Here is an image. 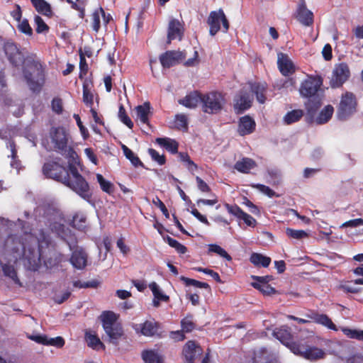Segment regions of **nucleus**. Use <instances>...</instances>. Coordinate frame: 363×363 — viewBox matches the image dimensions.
<instances>
[{
    "label": "nucleus",
    "instance_id": "nucleus-3",
    "mask_svg": "<svg viewBox=\"0 0 363 363\" xmlns=\"http://www.w3.org/2000/svg\"><path fill=\"white\" fill-rule=\"evenodd\" d=\"M69 140V134L64 128H52L50 130L48 146L50 150L68 156L69 161H74L77 158V154L68 145Z\"/></svg>",
    "mask_w": 363,
    "mask_h": 363
},
{
    "label": "nucleus",
    "instance_id": "nucleus-32",
    "mask_svg": "<svg viewBox=\"0 0 363 363\" xmlns=\"http://www.w3.org/2000/svg\"><path fill=\"white\" fill-rule=\"evenodd\" d=\"M36 10L45 16H50L52 14L50 5L45 0H31Z\"/></svg>",
    "mask_w": 363,
    "mask_h": 363
},
{
    "label": "nucleus",
    "instance_id": "nucleus-44",
    "mask_svg": "<svg viewBox=\"0 0 363 363\" xmlns=\"http://www.w3.org/2000/svg\"><path fill=\"white\" fill-rule=\"evenodd\" d=\"M100 15L104 16V11L101 7L96 10L92 14V28L96 32L100 28Z\"/></svg>",
    "mask_w": 363,
    "mask_h": 363
},
{
    "label": "nucleus",
    "instance_id": "nucleus-57",
    "mask_svg": "<svg viewBox=\"0 0 363 363\" xmlns=\"http://www.w3.org/2000/svg\"><path fill=\"white\" fill-rule=\"evenodd\" d=\"M182 331L186 333H189L193 330L194 328V324L189 317H186L182 320Z\"/></svg>",
    "mask_w": 363,
    "mask_h": 363
},
{
    "label": "nucleus",
    "instance_id": "nucleus-25",
    "mask_svg": "<svg viewBox=\"0 0 363 363\" xmlns=\"http://www.w3.org/2000/svg\"><path fill=\"white\" fill-rule=\"evenodd\" d=\"M255 128V123L250 116H245L240 119L238 132L241 135L251 133Z\"/></svg>",
    "mask_w": 363,
    "mask_h": 363
},
{
    "label": "nucleus",
    "instance_id": "nucleus-46",
    "mask_svg": "<svg viewBox=\"0 0 363 363\" xmlns=\"http://www.w3.org/2000/svg\"><path fill=\"white\" fill-rule=\"evenodd\" d=\"M50 257L44 260L45 264L47 267H52L62 261L61 255L57 254L55 252H51Z\"/></svg>",
    "mask_w": 363,
    "mask_h": 363
},
{
    "label": "nucleus",
    "instance_id": "nucleus-6",
    "mask_svg": "<svg viewBox=\"0 0 363 363\" xmlns=\"http://www.w3.org/2000/svg\"><path fill=\"white\" fill-rule=\"evenodd\" d=\"M101 318L104 330L108 337V342L116 345L123 335L121 325L116 323V315L113 312L107 311L104 312Z\"/></svg>",
    "mask_w": 363,
    "mask_h": 363
},
{
    "label": "nucleus",
    "instance_id": "nucleus-4",
    "mask_svg": "<svg viewBox=\"0 0 363 363\" xmlns=\"http://www.w3.org/2000/svg\"><path fill=\"white\" fill-rule=\"evenodd\" d=\"M76 163V160L74 161H69V169L71 176L68 174L67 177H64L63 184L69 187L81 198L89 201L91 196L89 184L78 172L77 169L74 166Z\"/></svg>",
    "mask_w": 363,
    "mask_h": 363
},
{
    "label": "nucleus",
    "instance_id": "nucleus-20",
    "mask_svg": "<svg viewBox=\"0 0 363 363\" xmlns=\"http://www.w3.org/2000/svg\"><path fill=\"white\" fill-rule=\"evenodd\" d=\"M201 350L194 341H189L183 348V354L186 363H194L196 357L200 354Z\"/></svg>",
    "mask_w": 363,
    "mask_h": 363
},
{
    "label": "nucleus",
    "instance_id": "nucleus-19",
    "mask_svg": "<svg viewBox=\"0 0 363 363\" xmlns=\"http://www.w3.org/2000/svg\"><path fill=\"white\" fill-rule=\"evenodd\" d=\"M277 65L281 73L287 76L295 71V67L291 59L286 54L279 52L277 55Z\"/></svg>",
    "mask_w": 363,
    "mask_h": 363
},
{
    "label": "nucleus",
    "instance_id": "nucleus-52",
    "mask_svg": "<svg viewBox=\"0 0 363 363\" xmlns=\"http://www.w3.org/2000/svg\"><path fill=\"white\" fill-rule=\"evenodd\" d=\"M94 95L88 89V84H83V101L86 106L91 107L93 105Z\"/></svg>",
    "mask_w": 363,
    "mask_h": 363
},
{
    "label": "nucleus",
    "instance_id": "nucleus-58",
    "mask_svg": "<svg viewBox=\"0 0 363 363\" xmlns=\"http://www.w3.org/2000/svg\"><path fill=\"white\" fill-rule=\"evenodd\" d=\"M148 152L152 159L159 164L162 165L165 163V157L163 155H160L159 152L154 149H149Z\"/></svg>",
    "mask_w": 363,
    "mask_h": 363
},
{
    "label": "nucleus",
    "instance_id": "nucleus-56",
    "mask_svg": "<svg viewBox=\"0 0 363 363\" xmlns=\"http://www.w3.org/2000/svg\"><path fill=\"white\" fill-rule=\"evenodd\" d=\"M175 125L179 129H186L187 128V118L184 114H179L176 116Z\"/></svg>",
    "mask_w": 363,
    "mask_h": 363
},
{
    "label": "nucleus",
    "instance_id": "nucleus-41",
    "mask_svg": "<svg viewBox=\"0 0 363 363\" xmlns=\"http://www.w3.org/2000/svg\"><path fill=\"white\" fill-rule=\"evenodd\" d=\"M96 179H97V182H99V184H100L101 189L104 191H105L108 194H111L113 191V184L111 183L110 182L106 180L101 174H97Z\"/></svg>",
    "mask_w": 363,
    "mask_h": 363
},
{
    "label": "nucleus",
    "instance_id": "nucleus-43",
    "mask_svg": "<svg viewBox=\"0 0 363 363\" xmlns=\"http://www.w3.org/2000/svg\"><path fill=\"white\" fill-rule=\"evenodd\" d=\"M34 23L35 26V30L38 33H46L48 32V26L39 16H35L34 17Z\"/></svg>",
    "mask_w": 363,
    "mask_h": 363
},
{
    "label": "nucleus",
    "instance_id": "nucleus-22",
    "mask_svg": "<svg viewBox=\"0 0 363 363\" xmlns=\"http://www.w3.org/2000/svg\"><path fill=\"white\" fill-rule=\"evenodd\" d=\"M297 18L300 23L306 26L312 25L313 22V14L306 8L303 1L298 6Z\"/></svg>",
    "mask_w": 363,
    "mask_h": 363
},
{
    "label": "nucleus",
    "instance_id": "nucleus-61",
    "mask_svg": "<svg viewBox=\"0 0 363 363\" xmlns=\"http://www.w3.org/2000/svg\"><path fill=\"white\" fill-rule=\"evenodd\" d=\"M79 68H80L79 77L82 78L87 72L88 65L86 62L85 57L82 52L80 53Z\"/></svg>",
    "mask_w": 363,
    "mask_h": 363
},
{
    "label": "nucleus",
    "instance_id": "nucleus-21",
    "mask_svg": "<svg viewBox=\"0 0 363 363\" xmlns=\"http://www.w3.org/2000/svg\"><path fill=\"white\" fill-rule=\"evenodd\" d=\"M70 262L77 269H84L87 264V255L81 248H77L73 251L70 258Z\"/></svg>",
    "mask_w": 363,
    "mask_h": 363
},
{
    "label": "nucleus",
    "instance_id": "nucleus-29",
    "mask_svg": "<svg viewBox=\"0 0 363 363\" xmlns=\"http://www.w3.org/2000/svg\"><path fill=\"white\" fill-rule=\"evenodd\" d=\"M315 323L323 325L328 328L333 330H337L335 325L332 322L331 319L325 314L314 313L311 316Z\"/></svg>",
    "mask_w": 363,
    "mask_h": 363
},
{
    "label": "nucleus",
    "instance_id": "nucleus-64",
    "mask_svg": "<svg viewBox=\"0 0 363 363\" xmlns=\"http://www.w3.org/2000/svg\"><path fill=\"white\" fill-rule=\"evenodd\" d=\"M74 118L77 122V124L80 130V132L82 135H83L84 138H86L88 136V130L83 125L82 122L81 121L80 117L77 114H74Z\"/></svg>",
    "mask_w": 363,
    "mask_h": 363
},
{
    "label": "nucleus",
    "instance_id": "nucleus-47",
    "mask_svg": "<svg viewBox=\"0 0 363 363\" xmlns=\"http://www.w3.org/2000/svg\"><path fill=\"white\" fill-rule=\"evenodd\" d=\"M269 357L266 350H261L255 354L253 363H269Z\"/></svg>",
    "mask_w": 363,
    "mask_h": 363
},
{
    "label": "nucleus",
    "instance_id": "nucleus-62",
    "mask_svg": "<svg viewBox=\"0 0 363 363\" xmlns=\"http://www.w3.org/2000/svg\"><path fill=\"white\" fill-rule=\"evenodd\" d=\"M363 225V219L362 218H356L353 220H348L347 222H345L342 224L340 226L341 228H346V227H352L355 228L358 226Z\"/></svg>",
    "mask_w": 363,
    "mask_h": 363
},
{
    "label": "nucleus",
    "instance_id": "nucleus-13",
    "mask_svg": "<svg viewBox=\"0 0 363 363\" xmlns=\"http://www.w3.org/2000/svg\"><path fill=\"white\" fill-rule=\"evenodd\" d=\"M43 171L46 177L59 181L62 184L64 177H67L68 175L65 168L57 163L45 164Z\"/></svg>",
    "mask_w": 363,
    "mask_h": 363
},
{
    "label": "nucleus",
    "instance_id": "nucleus-63",
    "mask_svg": "<svg viewBox=\"0 0 363 363\" xmlns=\"http://www.w3.org/2000/svg\"><path fill=\"white\" fill-rule=\"evenodd\" d=\"M152 202L155 206H157L161 210V211L163 213V214L164 215V216L166 218H168L169 217V214L167 208H166V206L163 203V202L158 197H156L155 199H154Z\"/></svg>",
    "mask_w": 363,
    "mask_h": 363
},
{
    "label": "nucleus",
    "instance_id": "nucleus-49",
    "mask_svg": "<svg viewBox=\"0 0 363 363\" xmlns=\"http://www.w3.org/2000/svg\"><path fill=\"white\" fill-rule=\"evenodd\" d=\"M118 118L120 121L127 125L129 128H132L133 123L131 119L127 116L125 110L123 105H121L118 111Z\"/></svg>",
    "mask_w": 363,
    "mask_h": 363
},
{
    "label": "nucleus",
    "instance_id": "nucleus-37",
    "mask_svg": "<svg viewBox=\"0 0 363 363\" xmlns=\"http://www.w3.org/2000/svg\"><path fill=\"white\" fill-rule=\"evenodd\" d=\"M149 288L152 291L154 298L160 299L162 301H169V296L165 295L162 290L160 289V286L157 284L155 282H152L149 284Z\"/></svg>",
    "mask_w": 363,
    "mask_h": 363
},
{
    "label": "nucleus",
    "instance_id": "nucleus-8",
    "mask_svg": "<svg viewBox=\"0 0 363 363\" xmlns=\"http://www.w3.org/2000/svg\"><path fill=\"white\" fill-rule=\"evenodd\" d=\"M225 103L223 96L218 92H211L202 96V109L207 113H216Z\"/></svg>",
    "mask_w": 363,
    "mask_h": 363
},
{
    "label": "nucleus",
    "instance_id": "nucleus-51",
    "mask_svg": "<svg viewBox=\"0 0 363 363\" xmlns=\"http://www.w3.org/2000/svg\"><path fill=\"white\" fill-rule=\"evenodd\" d=\"M181 280H182L186 286H193L196 288H203V289H209V285L205 282H201L199 281L186 278L184 277H181Z\"/></svg>",
    "mask_w": 363,
    "mask_h": 363
},
{
    "label": "nucleus",
    "instance_id": "nucleus-53",
    "mask_svg": "<svg viewBox=\"0 0 363 363\" xmlns=\"http://www.w3.org/2000/svg\"><path fill=\"white\" fill-rule=\"evenodd\" d=\"M179 156L181 161L185 163V165L186 166L189 171L194 172L197 169V166L190 159L189 156L187 154L180 152L179 154Z\"/></svg>",
    "mask_w": 363,
    "mask_h": 363
},
{
    "label": "nucleus",
    "instance_id": "nucleus-35",
    "mask_svg": "<svg viewBox=\"0 0 363 363\" xmlns=\"http://www.w3.org/2000/svg\"><path fill=\"white\" fill-rule=\"evenodd\" d=\"M143 359L145 363H161L160 356L153 350H146L142 353Z\"/></svg>",
    "mask_w": 363,
    "mask_h": 363
},
{
    "label": "nucleus",
    "instance_id": "nucleus-33",
    "mask_svg": "<svg viewBox=\"0 0 363 363\" xmlns=\"http://www.w3.org/2000/svg\"><path fill=\"white\" fill-rule=\"evenodd\" d=\"M334 108L332 106L328 105L325 106L320 113L319 116L316 118L315 121L318 124H323L327 123L333 116Z\"/></svg>",
    "mask_w": 363,
    "mask_h": 363
},
{
    "label": "nucleus",
    "instance_id": "nucleus-17",
    "mask_svg": "<svg viewBox=\"0 0 363 363\" xmlns=\"http://www.w3.org/2000/svg\"><path fill=\"white\" fill-rule=\"evenodd\" d=\"M4 50L9 61L15 66H18L23 62L24 55L14 43H7L4 46Z\"/></svg>",
    "mask_w": 363,
    "mask_h": 363
},
{
    "label": "nucleus",
    "instance_id": "nucleus-60",
    "mask_svg": "<svg viewBox=\"0 0 363 363\" xmlns=\"http://www.w3.org/2000/svg\"><path fill=\"white\" fill-rule=\"evenodd\" d=\"M51 230L55 231L58 235L62 238H64L65 233V226L62 223H55L51 225Z\"/></svg>",
    "mask_w": 363,
    "mask_h": 363
},
{
    "label": "nucleus",
    "instance_id": "nucleus-27",
    "mask_svg": "<svg viewBox=\"0 0 363 363\" xmlns=\"http://www.w3.org/2000/svg\"><path fill=\"white\" fill-rule=\"evenodd\" d=\"M248 89H250L252 92L256 95L257 100L260 104H264L265 102L266 98L264 96V92L266 91L267 89V85L265 83L250 84Z\"/></svg>",
    "mask_w": 363,
    "mask_h": 363
},
{
    "label": "nucleus",
    "instance_id": "nucleus-26",
    "mask_svg": "<svg viewBox=\"0 0 363 363\" xmlns=\"http://www.w3.org/2000/svg\"><path fill=\"white\" fill-rule=\"evenodd\" d=\"M256 167V162L251 158L243 157L237 161L234 165V168L238 172L247 174L250 171Z\"/></svg>",
    "mask_w": 363,
    "mask_h": 363
},
{
    "label": "nucleus",
    "instance_id": "nucleus-10",
    "mask_svg": "<svg viewBox=\"0 0 363 363\" xmlns=\"http://www.w3.org/2000/svg\"><path fill=\"white\" fill-rule=\"evenodd\" d=\"M291 351L297 355L304 357L311 361L323 359L325 356V352L315 347H305L298 344H293L290 346Z\"/></svg>",
    "mask_w": 363,
    "mask_h": 363
},
{
    "label": "nucleus",
    "instance_id": "nucleus-42",
    "mask_svg": "<svg viewBox=\"0 0 363 363\" xmlns=\"http://www.w3.org/2000/svg\"><path fill=\"white\" fill-rule=\"evenodd\" d=\"M2 270L5 276L10 277L15 283L19 284V280L13 266L4 264H2Z\"/></svg>",
    "mask_w": 363,
    "mask_h": 363
},
{
    "label": "nucleus",
    "instance_id": "nucleus-11",
    "mask_svg": "<svg viewBox=\"0 0 363 363\" xmlns=\"http://www.w3.org/2000/svg\"><path fill=\"white\" fill-rule=\"evenodd\" d=\"M350 71L348 65L341 62L335 65L330 79L333 88L341 86L350 77Z\"/></svg>",
    "mask_w": 363,
    "mask_h": 363
},
{
    "label": "nucleus",
    "instance_id": "nucleus-18",
    "mask_svg": "<svg viewBox=\"0 0 363 363\" xmlns=\"http://www.w3.org/2000/svg\"><path fill=\"white\" fill-rule=\"evenodd\" d=\"M252 97L247 90L243 89L235 99L234 108L238 113H241L251 106Z\"/></svg>",
    "mask_w": 363,
    "mask_h": 363
},
{
    "label": "nucleus",
    "instance_id": "nucleus-59",
    "mask_svg": "<svg viewBox=\"0 0 363 363\" xmlns=\"http://www.w3.org/2000/svg\"><path fill=\"white\" fill-rule=\"evenodd\" d=\"M252 186L258 189L264 194H266L269 197H273L276 195L275 192L273 190H272L269 187L265 185L257 184L252 185Z\"/></svg>",
    "mask_w": 363,
    "mask_h": 363
},
{
    "label": "nucleus",
    "instance_id": "nucleus-39",
    "mask_svg": "<svg viewBox=\"0 0 363 363\" xmlns=\"http://www.w3.org/2000/svg\"><path fill=\"white\" fill-rule=\"evenodd\" d=\"M286 234L289 238L296 239V240H301L308 237V233L303 230H294L292 228H286Z\"/></svg>",
    "mask_w": 363,
    "mask_h": 363
},
{
    "label": "nucleus",
    "instance_id": "nucleus-14",
    "mask_svg": "<svg viewBox=\"0 0 363 363\" xmlns=\"http://www.w3.org/2000/svg\"><path fill=\"white\" fill-rule=\"evenodd\" d=\"M159 323L155 320H145L143 323L134 324L133 329L138 334H141L146 337H153L157 334L159 330Z\"/></svg>",
    "mask_w": 363,
    "mask_h": 363
},
{
    "label": "nucleus",
    "instance_id": "nucleus-1",
    "mask_svg": "<svg viewBox=\"0 0 363 363\" xmlns=\"http://www.w3.org/2000/svg\"><path fill=\"white\" fill-rule=\"evenodd\" d=\"M25 241L26 243L18 240L16 245L15 239L10 237L6 245L13 251L14 261L22 259L25 267L28 269L38 270L43 257V248L49 243L48 237L44 232L40 231L38 235H26Z\"/></svg>",
    "mask_w": 363,
    "mask_h": 363
},
{
    "label": "nucleus",
    "instance_id": "nucleus-2",
    "mask_svg": "<svg viewBox=\"0 0 363 363\" xmlns=\"http://www.w3.org/2000/svg\"><path fill=\"white\" fill-rule=\"evenodd\" d=\"M321 84L320 77H309L302 82L299 89L301 95L308 99L305 104L310 114H313L321 104L322 97L318 93Z\"/></svg>",
    "mask_w": 363,
    "mask_h": 363
},
{
    "label": "nucleus",
    "instance_id": "nucleus-23",
    "mask_svg": "<svg viewBox=\"0 0 363 363\" xmlns=\"http://www.w3.org/2000/svg\"><path fill=\"white\" fill-rule=\"evenodd\" d=\"M135 120L142 124H146L149 121L150 114V104L145 102L142 105H139L135 108Z\"/></svg>",
    "mask_w": 363,
    "mask_h": 363
},
{
    "label": "nucleus",
    "instance_id": "nucleus-40",
    "mask_svg": "<svg viewBox=\"0 0 363 363\" xmlns=\"http://www.w3.org/2000/svg\"><path fill=\"white\" fill-rule=\"evenodd\" d=\"M210 252L216 253L218 255L226 259L228 261L232 259L231 257L228 254V252L223 248H222L220 246L216 245V244L208 245V253H210Z\"/></svg>",
    "mask_w": 363,
    "mask_h": 363
},
{
    "label": "nucleus",
    "instance_id": "nucleus-55",
    "mask_svg": "<svg viewBox=\"0 0 363 363\" xmlns=\"http://www.w3.org/2000/svg\"><path fill=\"white\" fill-rule=\"evenodd\" d=\"M18 22V28L21 32L27 35H31L33 34V29L30 26L28 21L26 19Z\"/></svg>",
    "mask_w": 363,
    "mask_h": 363
},
{
    "label": "nucleus",
    "instance_id": "nucleus-12",
    "mask_svg": "<svg viewBox=\"0 0 363 363\" xmlns=\"http://www.w3.org/2000/svg\"><path fill=\"white\" fill-rule=\"evenodd\" d=\"M186 57V53L179 50H169L160 56L163 68H169L180 63Z\"/></svg>",
    "mask_w": 363,
    "mask_h": 363
},
{
    "label": "nucleus",
    "instance_id": "nucleus-50",
    "mask_svg": "<svg viewBox=\"0 0 363 363\" xmlns=\"http://www.w3.org/2000/svg\"><path fill=\"white\" fill-rule=\"evenodd\" d=\"M252 286L261 291L264 295L276 294L277 291L269 284H252Z\"/></svg>",
    "mask_w": 363,
    "mask_h": 363
},
{
    "label": "nucleus",
    "instance_id": "nucleus-15",
    "mask_svg": "<svg viewBox=\"0 0 363 363\" xmlns=\"http://www.w3.org/2000/svg\"><path fill=\"white\" fill-rule=\"evenodd\" d=\"M184 34V28L181 22L175 18H172L169 22L167 30V43H170L173 40H181Z\"/></svg>",
    "mask_w": 363,
    "mask_h": 363
},
{
    "label": "nucleus",
    "instance_id": "nucleus-45",
    "mask_svg": "<svg viewBox=\"0 0 363 363\" xmlns=\"http://www.w3.org/2000/svg\"><path fill=\"white\" fill-rule=\"evenodd\" d=\"M342 332L350 338L363 341V330H362L343 328Z\"/></svg>",
    "mask_w": 363,
    "mask_h": 363
},
{
    "label": "nucleus",
    "instance_id": "nucleus-7",
    "mask_svg": "<svg viewBox=\"0 0 363 363\" xmlns=\"http://www.w3.org/2000/svg\"><path fill=\"white\" fill-rule=\"evenodd\" d=\"M357 110V101L354 95L350 92H346L342 95L337 111V118L340 120H346Z\"/></svg>",
    "mask_w": 363,
    "mask_h": 363
},
{
    "label": "nucleus",
    "instance_id": "nucleus-24",
    "mask_svg": "<svg viewBox=\"0 0 363 363\" xmlns=\"http://www.w3.org/2000/svg\"><path fill=\"white\" fill-rule=\"evenodd\" d=\"M202 96L203 95L198 92L190 93L184 99H180L179 103L187 108H194L196 107L198 104H202Z\"/></svg>",
    "mask_w": 363,
    "mask_h": 363
},
{
    "label": "nucleus",
    "instance_id": "nucleus-9",
    "mask_svg": "<svg viewBox=\"0 0 363 363\" xmlns=\"http://www.w3.org/2000/svg\"><path fill=\"white\" fill-rule=\"evenodd\" d=\"M207 23L210 27L211 35H215L220 29V23L223 25V31L226 33L229 28L228 19L222 9L211 11L208 17Z\"/></svg>",
    "mask_w": 363,
    "mask_h": 363
},
{
    "label": "nucleus",
    "instance_id": "nucleus-34",
    "mask_svg": "<svg viewBox=\"0 0 363 363\" xmlns=\"http://www.w3.org/2000/svg\"><path fill=\"white\" fill-rule=\"evenodd\" d=\"M250 262L256 266L267 267L271 262V259L261 254L253 253L250 257Z\"/></svg>",
    "mask_w": 363,
    "mask_h": 363
},
{
    "label": "nucleus",
    "instance_id": "nucleus-5",
    "mask_svg": "<svg viewBox=\"0 0 363 363\" xmlns=\"http://www.w3.org/2000/svg\"><path fill=\"white\" fill-rule=\"evenodd\" d=\"M23 75L30 89L33 91H38L44 82L43 69L40 60L28 57L25 60Z\"/></svg>",
    "mask_w": 363,
    "mask_h": 363
},
{
    "label": "nucleus",
    "instance_id": "nucleus-48",
    "mask_svg": "<svg viewBox=\"0 0 363 363\" xmlns=\"http://www.w3.org/2000/svg\"><path fill=\"white\" fill-rule=\"evenodd\" d=\"M165 241L169 246L174 247L179 253L184 254L186 252V247L182 244L179 243L177 240L167 236L165 238Z\"/></svg>",
    "mask_w": 363,
    "mask_h": 363
},
{
    "label": "nucleus",
    "instance_id": "nucleus-36",
    "mask_svg": "<svg viewBox=\"0 0 363 363\" xmlns=\"http://www.w3.org/2000/svg\"><path fill=\"white\" fill-rule=\"evenodd\" d=\"M303 115V113L301 110H294L285 115L284 121L286 124H291L299 121Z\"/></svg>",
    "mask_w": 363,
    "mask_h": 363
},
{
    "label": "nucleus",
    "instance_id": "nucleus-31",
    "mask_svg": "<svg viewBox=\"0 0 363 363\" xmlns=\"http://www.w3.org/2000/svg\"><path fill=\"white\" fill-rule=\"evenodd\" d=\"M85 339L89 347L94 350L104 349V344L96 335L86 332Z\"/></svg>",
    "mask_w": 363,
    "mask_h": 363
},
{
    "label": "nucleus",
    "instance_id": "nucleus-30",
    "mask_svg": "<svg viewBox=\"0 0 363 363\" xmlns=\"http://www.w3.org/2000/svg\"><path fill=\"white\" fill-rule=\"evenodd\" d=\"M156 142L160 146L164 147L167 150L172 153H176L178 150V143L170 138H157Z\"/></svg>",
    "mask_w": 363,
    "mask_h": 363
},
{
    "label": "nucleus",
    "instance_id": "nucleus-54",
    "mask_svg": "<svg viewBox=\"0 0 363 363\" xmlns=\"http://www.w3.org/2000/svg\"><path fill=\"white\" fill-rule=\"evenodd\" d=\"M228 212L238 218L240 219L244 214V211L238 206H232L228 203L225 205Z\"/></svg>",
    "mask_w": 363,
    "mask_h": 363
},
{
    "label": "nucleus",
    "instance_id": "nucleus-16",
    "mask_svg": "<svg viewBox=\"0 0 363 363\" xmlns=\"http://www.w3.org/2000/svg\"><path fill=\"white\" fill-rule=\"evenodd\" d=\"M28 338L39 344L44 345L62 347L65 345V340L61 337H48L43 335H28Z\"/></svg>",
    "mask_w": 363,
    "mask_h": 363
},
{
    "label": "nucleus",
    "instance_id": "nucleus-28",
    "mask_svg": "<svg viewBox=\"0 0 363 363\" xmlns=\"http://www.w3.org/2000/svg\"><path fill=\"white\" fill-rule=\"evenodd\" d=\"M274 337L278 339L282 344L285 345L290 349V346L295 342H291V335L286 328H281L274 332Z\"/></svg>",
    "mask_w": 363,
    "mask_h": 363
},
{
    "label": "nucleus",
    "instance_id": "nucleus-38",
    "mask_svg": "<svg viewBox=\"0 0 363 363\" xmlns=\"http://www.w3.org/2000/svg\"><path fill=\"white\" fill-rule=\"evenodd\" d=\"M121 148L125 156L131 162L134 166L137 167L138 165L143 164L140 159L126 145H122Z\"/></svg>",
    "mask_w": 363,
    "mask_h": 363
}]
</instances>
